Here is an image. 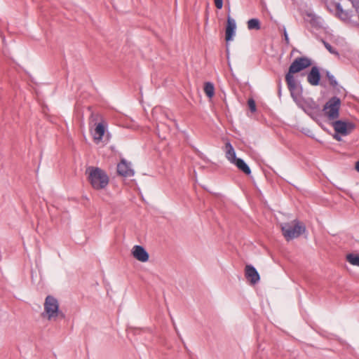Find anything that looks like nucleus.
Returning a JSON list of instances; mask_svg holds the SVG:
<instances>
[{
	"instance_id": "1",
	"label": "nucleus",
	"mask_w": 359,
	"mask_h": 359,
	"mask_svg": "<svg viewBox=\"0 0 359 359\" xmlns=\"http://www.w3.org/2000/svg\"><path fill=\"white\" fill-rule=\"evenodd\" d=\"M86 174L88 182L94 189H104L107 187L109 181V177L101 168L89 166L86 168Z\"/></svg>"
},
{
	"instance_id": "2",
	"label": "nucleus",
	"mask_w": 359,
	"mask_h": 359,
	"mask_svg": "<svg viewBox=\"0 0 359 359\" xmlns=\"http://www.w3.org/2000/svg\"><path fill=\"white\" fill-rule=\"evenodd\" d=\"M41 316L49 321H56L65 318V314L60 309L59 302L55 297L51 295L46 297Z\"/></svg>"
},
{
	"instance_id": "3",
	"label": "nucleus",
	"mask_w": 359,
	"mask_h": 359,
	"mask_svg": "<svg viewBox=\"0 0 359 359\" xmlns=\"http://www.w3.org/2000/svg\"><path fill=\"white\" fill-rule=\"evenodd\" d=\"M283 234L287 241L299 237L305 231V226L298 221L294 220L292 222H286L280 224Z\"/></svg>"
},
{
	"instance_id": "4",
	"label": "nucleus",
	"mask_w": 359,
	"mask_h": 359,
	"mask_svg": "<svg viewBox=\"0 0 359 359\" xmlns=\"http://www.w3.org/2000/svg\"><path fill=\"white\" fill-rule=\"evenodd\" d=\"M340 107V99L336 96L331 97L323 107V111L325 116L329 120L337 118L339 116Z\"/></svg>"
},
{
	"instance_id": "5",
	"label": "nucleus",
	"mask_w": 359,
	"mask_h": 359,
	"mask_svg": "<svg viewBox=\"0 0 359 359\" xmlns=\"http://www.w3.org/2000/svg\"><path fill=\"white\" fill-rule=\"evenodd\" d=\"M291 96L294 100H297L300 96L302 89L299 83L295 80L292 74L287 72L285 75Z\"/></svg>"
},
{
	"instance_id": "6",
	"label": "nucleus",
	"mask_w": 359,
	"mask_h": 359,
	"mask_svg": "<svg viewBox=\"0 0 359 359\" xmlns=\"http://www.w3.org/2000/svg\"><path fill=\"white\" fill-rule=\"evenodd\" d=\"M311 65L310 59L306 57L296 58L290 65L288 72L291 74L298 73Z\"/></svg>"
},
{
	"instance_id": "7",
	"label": "nucleus",
	"mask_w": 359,
	"mask_h": 359,
	"mask_svg": "<svg viewBox=\"0 0 359 359\" xmlns=\"http://www.w3.org/2000/svg\"><path fill=\"white\" fill-rule=\"evenodd\" d=\"M333 127L336 133L343 135H347L353 129L354 126L350 122L339 120L334 122Z\"/></svg>"
},
{
	"instance_id": "8",
	"label": "nucleus",
	"mask_w": 359,
	"mask_h": 359,
	"mask_svg": "<svg viewBox=\"0 0 359 359\" xmlns=\"http://www.w3.org/2000/svg\"><path fill=\"white\" fill-rule=\"evenodd\" d=\"M133 256L140 262H145L149 259V254L140 245H135L132 250Z\"/></svg>"
},
{
	"instance_id": "9",
	"label": "nucleus",
	"mask_w": 359,
	"mask_h": 359,
	"mask_svg": "<svg viewBox=\"0 0 359 359\" xmlns=\"http://www.w3.org/2000/svg\"><path fill=\"white\" fill-rule=\"evenodd\" d=\"M236 24L234 19L228 16L227 18V25L226 27V40L227 41L233 40V38L236 34Z\"/></svg>"
},
{
	"instance_id": "10",
	"label": "nucleus",
	"mask_w": 359,
	"mask_h": 359,
	"mask_svg": "<svg viewBox=\"0 0 359 359\" xmlns=\"http://www.w3.org/2000/svg\"><path fill=\"white\" fill-rule=\"evenodd\" d=\"M245 277L251 284H256L259 280L257 271L251 265H247L245 267Z\"/></svg>"
},
{
	"instance_id": "11",
	"label": "nucleus",
	"mask_w": 359,
	"mask_h": 359,
	"mask_svg": "<svg viewBox=\"0 0 359 359\" xmlns=\"http://www.w3.org/2000/svg\"><path fill=\"white\" fill-rule=\"evenodd\" d=\"M117 172L119 175L124 177H131L134 175V171L125 160H122L117 165Z\"/></svg>"
},
{
	"instance_id": "12",
	"label": "nucleus",
	"mask_w": 359,
	"mask_h": 359,
	"mask_svg": "<svg viewBox=\"0 0 359 359\" xmlns=\"http://www.w3.org/2000/svg\"><path fill=\"white\" fill-rule=\"evenodd\" d=\"M320 79V74L319 69L317 67H313L308 74V82L312 86H317L319 84Z\"/></svg>"
},
{
	"instance_id": "13",
	"label": "nucleus",
	"mask_w": 359,
	"mask_h": 359,
	"mask_svg": "<svg viewBox=\"0 0 359 359\" xmlns=\"http://www.w3.org/2000/svg\"><path fill=\"white\" fill-rule=\"evenodd\" d=\"M304 111L309 116L316 121L318 120L320 116L319 106L315 102H312V104L310 107H306Z\"/></svg>"
},
{
	"instance_id": "14",
	"label": "nucleus",
	"mask_w": 359,
	"mask_h": 359,
	"mask_svg": "<svg viewBox=\"0 0 359 359\" xmlns=\"http://www.w3.org/2000/svg\"><path fill=\"white\" fill-rule=\"evenodd\" d=\"M105 133V127L102 123H99L94 131L93 138L95 143L98 144L102 140V137Z\"/></svg>"
},
{
	"instance_id": "15",
	"label": "nucleus",
	"mask_w": 359,
	"mask_h": 359,
	"mask_svg": "<svg viewBox=\"0 0 359 359\" xmlns=\"http://www.w3.org/2000/svg\"><path fill=\"white\" fill-rule=\"evenodd\" d=\"M224 150L226 158L228 159V161H230V163H233L236 159L238 158H236V151L230 142H226L225 144Z\"/></svg>"
},
{
	"instance_id": "16",
	"label": "nucleus",
	"mask_w": 359,
	"mask_h": 359,
	"mask_svg": "<svg viewBox=\"0 0 359 359\" xmlns=\"http://www.w3.org/2000/svg\"><path fill=\"white\" fill-rule=\"evenodd\" d=\"M233 164H234L240 170L243 172L245 175H250L251 170L250 167L245 163V161L241 158L236 159Z\"/></svg>"
},
{
	"instance_id": "17",
	"label": "nucleus",
	"mask_w": 359,
	"mask_h": 359,
	"mask_svg": "<svg viewBox=\"0 0 359 359\" xmlns=\"http://www.w3.org/2000/svg\"><path fill=\"white\" fill-rule=\"evenodd\" d=\"M204 91H205V95L208 97H210V98L212 97L215 94V88H214L213 84L210 82L205 83V86H204Z\"/></svg>"
},
{
	"instance_id": "18",
	"label": "nucleus",
	"mask_w": 359,
	"mask_h": 359,
	"mask_svg": "<svg viewBox=\"0 0 359 359\" xmlns=\"http://www.w3.org/2000/svg\"><path fill=\"white\" fill-rule=\"evenodd\" d=\"M346 260L352 265L359 266V255L348 254L346 255Z\"/></svg>"
},
{
	"instance_id": "19",
	"label": "nucleus",
	"mask_w": 359,
	"mask_h": 359,
	"mask_svg": "<svg viewBox=\"0 0 359 359\" xmlns=\"http://www.w3.org/2000/svg\"><path fill=\"white\" fill-rule=\"evenodd\" d=\"M248 28L249 29L259 30L260 29L259 20L257 18H252L248 21Z\"/></svg>"
},
{
	"instance_id": "20",
	"label": "nucleus",
	"mask_w": 359,
	"mask_h": 359,
	"mask_svg": "<svg viewBox=\"0 0 359 359\" xmlns=\"http://www.w3.org/2000/svg\"><path fill=\"white\" fill-rule=\"evenodd\" d=\"M327 77L331 86H336L337 85V81H336L334 76L332 75L330 72H327Z\"/></svg>"
},
{
	"instance_id": "21",
	"label": "nucleus",
	"mask_w": 359,
	"mask_h": 359,
	"mask_svg": "<svg viewBox=\"0 0 359 359\" xmlns=\"http://www.w3.org/2000/svg\"><path fill=\"white\" fill-rule=\"evenodd\" d=\"M248 104L249 106V108L252 112H255L256 111V104L255 102L253 99L250 98L248 101Z\"/></svg>"
},
{
	"instance_id": "22",
	"label": "nucleus",
	"mask_w": 359,
	"mask_h": 359,
	"mask_svg": "<svg viewBox=\"0 0 359 359\" xmlns=\"http://www.w3.org/2000/svg\"><path fill=\"white\" fill-rule=\"evenodd\" d=\"M323 43L325 45V47L326 49L332 54L338 55V53L334 49L331 45H330L328 43L323 41Z\"/></svg>"
},
{
	"instance_id": "23",
	"label": "nucleus",
	"mask_w": 359,
	"mask_h": 359,
	"mask_svg": "<svg viewBox=\"0 0 359 359\" xmlns=\"http://www.w3.org/2000/svg\"><path fill=\"white\" fill-rule=\"evenodd\" d=\"M215 6L218 9H221L223 6V1L222 0H214Z\"/></svg>"
},
{
	"instance_id": "24",
	"label": "nucleus",
	"mask_w": 359,
	"mask_h": 359,
	"mask_svg": "<svg viewBox=\"0 0 359 359\" xmlns=\"http://www.w3.org/2000/svg\"><path fill=\"white\" fill-rule=\"evenodd\" d=\"M284 38H285V41L286 42V43H289L290 42V39H289V37H288V35H287V31L285 29H284Z\"/></svg>"
},
{
	"instance_id": "25",
	"label": "nucleus",
	"mask_w": 359,
	"mask_h": 359,
	"mask_svg": "<svg viewBox=\"0 0 359 359\" xmlns=\"http://www.w3.org/2000/svg\"><path fill=\"white\" fill-rule=\"evenodd\" d=\"M175 330H176V332H177V335H178L179 338H180V340L182 341V343H183V344H184V345L185 348L187 349V346H186V345H185V344H184V341H183V339L182 338V336H181L180 333L179 332V331H178L177 328L176 327H175Z\"/></svg>"
},
{
	"instance_id": "26",
	"label": "nucleus",
	"mask_w": 359,
	"mask_h": 359,
	"mask_svg": "<svg viewBox=\"0 0 359 359\" xmlns=\"http://www.w3.org/2000/svg\"><path fill=\"white\" fill-rule=\"evenodd\" d=\"M355 169L359 172V160L355 163Z\"/></svg>"
},
{
	"instance_id": "27",
	"label": "nucleus",
	"mask_w": 359,
	"mask_h": 359,
	"mask_svg": "<svg viewBox=\"0 0 359 359\" xmlns=\"http://www.w3.org/2000/svg\"><path fill=\"white\" fill-rule=\"evenodd\" d=\"M334 138L336 139L338 141L341 140V137L338 135H335L334 136Z\"/></svg>"
}]
</instances>
